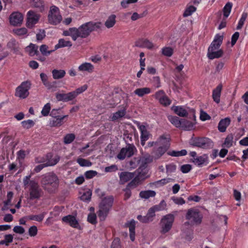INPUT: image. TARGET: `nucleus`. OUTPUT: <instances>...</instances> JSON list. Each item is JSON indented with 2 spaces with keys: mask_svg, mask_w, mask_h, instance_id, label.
I'll return each mask as SVG.
<instances>
[{
  "mask_svg": "<svg viewBox=\"0 0 248 248\" xmlns=\"http://www.w3.org/2000/svg\"><path fill=\"white\" fill-rule=\"evenodd\" d=\"M186 217L193 225L200 224L202 220V216L200 214L199 210L195 208L188 209Z\"/></svg>",
  "mask_w": 248,
  "mask_h": 248,
  "instance_id": "8",
  "label": "nucleus"
},
{
  "mask_svg": "<svg viewBox=\"0 0 248 248\" xmlns=\"http://www.w3.org/2000/svg\"><path fill=\"white\" fill-rule=\"evenodd\" d=\"M168 154L172 156H181L186 155L187 154V151L184 149L180 151H172L169 152Z\"/></svg>",
  "mask_w": 248,
  "mask_h": 248,
  "instance_id": "43",
  "label": "nucleus"
},
{
  "mask_svg": "<svg viewBox=\"0 0 248 248\" xmlns=\"http://www.w3.org/2000/svg\"><path fill=\"white\" fill-rule=\"evenodd\" d=\"M160 210V205H155L150 208L146 215V217L149 220V222L152 221L153 217L155 216V211H159Z\"/></svg>",
  "mask_w": 248,
  "mask_h": 248,
  "instance_id": "28",
  "label": "nucleus"
},
{
  "mask_svg": "<svg viewBox=\"0 0 248 248\" xmlns=\"http://www.w3.org/2000/svg\"><path fill=\"white\" fill-rule=\"evenodd\" d=\"M97 172L96 171L91 170L87 171L85 173V176L87 179H91L96 175Z\"/></svg>",
  "mask_w": 248,
  "mask_h": 248,
  "instance_id": "59",
  "label": "nucleus"
},
{
  "mask_svg": "<svg viewBox=\"0 0 248 248\" xmlns=\"http://www.w3.org/2000/svg\"><path fill=\"white\" fill-rule=\"evenodd\" d=\"M47 17L48 23L53 25L59 24L62 20L59 9L54 5L50 7Z\"/></svg>",
  "mask_w": 248,
  "mask_h": 248,
  "instance_id": "7",
  "label": "nucleus"
},
{
  "mask_svg": "<svg viewBox=\"0 0 248 248\" xmlns=\"http://www.w3.org/2000/svg\"><path fill=\"white\" fill-rule=\"evenodd\" d=\"M153 156L150 155L149 154H145L142 157H141L140 162V166L138 169L139 175L133 179L128 185L129 186H136L140 183V179H144V176L141 174L140 171L142 168L145 169L146 167V165L151 163L153 161Z\"/></svg>",
  "mask_w": 248,
  "mask_h": 248,
  "instance_id": "4",
  "label": "nucleus"
},
{
  "mask_svg": "<svg viewBox=\"0 0 248 248\" xmlns=\"http://www.w3.org/2000/svg\"><path fill=\"white\" fill-rule=\"evenodd\" d=\"M51 109L50 104V103H48L46 104L44 107H43L42 111L41 113L44 116H46L49 114L50 110Z\"/></svg>",
  "mask_w": 248,
  "mask_h": 248,
  "instance_id": "54",
  "label": "nucleus"
},
{
  "mask_svg": "<svg viewBox=\"0 0 248 248\" xmlns=\"http://www.w3.org/2000/svg\"><path fill=\"white\" fill-rule=\"evenodd\" d=\"M88 221L93 224H94L96 223V216L95 214H90L88 217Z\"/></svg>",
  "mask_w": 248,
  "mask_h": 248,
  "instance_id": "60",
  "label": "nucleus"
},
{
  "mask_svg": "<svg viewBox=\"0 0 248 248\" xmlns=\"http://www.w3.org/2000/svg\"><path fill=\"white\" fill-rule=\"evenodd\" d=\"M77 162L82 167H89L91 166L92 164V162L90 161L81 158H78L77 159Z\"/></svg>",
  "mask_w": 248,
  "mask_h": 248,
  "instance_id": "50",
  "label": "nucleus"
},
{
  "mask_svg": "<svg viewBox=\"0 0 248 248\" xmlns=\"http://www.w3.org/2000/svg\"><path fill=\"white\" fill-rule=\"evenodd\" d=\"M37 228L35 226L31 227L29 229V233L31 236H34L37 234Z\"/></svg>",
  "mask_w": 248,
  "mask_h": 248,
  "instance_id": "61",
  "label": "nucleus"
},
{
  "mask_svg": "<svg viewBox=\"0 0 248 248\" xmlns=\"http://www.w3.org/2000/svg\"><path fill=\"white\" fill-rule=\"evenodd\" d=\"M72 46V43L69 41H65L63 39H61L59 40V43L55 46V49H57L61 47L65 46Z\"/></svg>",
  "mask_w": 248,
  "mask_h": 248,
  "instance_id": "37",
  "label": "nucleus"
},
{
  "mask_svg": "<svg viewBox=\"0 0 248 248\" xmlns=\"http://www.w3.org/2000/svg\"><path fill=\"white\" fill-rule=\"evenodd\" d=\"M87 88V85L85 84L79 88H77L75 91H73L72 93L74 98H75L78 94L86 91Z\"/></svg>",
  "mask_w": 248,
  "mask_h": 248,
  "instance_id": "48",
  "label": "nucleus"
},
{
  "mask_svg": "<svg viewBox=\"0 0 248 248\" xmlns=\"http://www.w3.org/2000/svg\"><path fill=\"white\" fill-rule=\"evenodd\" d=\"M70 36L73 40L76 41L78 37H80L79 35V31L78 28H70Z\"/></svg>",
  "mask_w": 248,
  "mask_h": 248,
  "instance_id": "44",
  "label": "nucleus"
},
{
  "mask_svg": "<svg viewBox=\"0 0 248 248\" xmlns=\"http://www.w3.org/2000/svg\"><path fill=\"white\" fill-rule=\"evenodd\" d=\"M223 38V34H217L216 35L208 49L207 56L209 59L219 58L223 56V51L222 49H218L222 43Z\"/></svg>",
  "mask_w": 248,
  "mask_h": 248,
  "instance_id": "1",
  "label": "nucleus"
},
{
  "mask_svg": "<svg viewBox=\"0 0 248 248\" xmlns=\"http://www.w3.org/2000/svg\"><path fill=\"white\" fill-rule=\"evenodd\" d=\"M53 78L55 79H59L63 78L66 72L64 70L54 69L52 71Z\"/></svg>",
  "mask_w": 248,
  "mask_h": 248,
  "instance_id": "31",
  "label": "nucleus"
},
{
  "mask_svg": "<svg viewBox=\"0 0 248 248\" xmlns=\"http://www.w3.org/2000/svg\"><path fill=\"white\" fill-rule=\"evenodd\" d=\"M174 180L170 178H164L160 180L155 181L151 184L156 186H163L170 182L173 181Z\"/></svg>",
  "mask_w": 248,
  "mask_h": 248,
  "instance_id": "38",
  "label": "nucleus"
},
{
  "mask_svg": "<svg viewBox=\"0 0 248 248\" xmlns=\"http://www.w3.org/2000/svg\"><path fill=\"white\" fill-rule=\"evenodd\" d=\"M136 150V148L132 144H128L125 148H123L118 154L117 157L120 160L124 159L126 157L132 156Z\"/></svg>",
  "mask_w": 248,
  "mask_h": 248,
  "instance_id": "12",
  "label": "nucleus"
},
{
  "mask_svg": "<svg viewBox=\"0 0 248 248\" xmlns=\"http://www.w3.org/2000/svg\"><path fill=\"white\" fill-rule=\"evenodd\" d=\"M247 16H248V15L246 13H244L242 14V16L239 21L238 24L237 26V30H240L242 28V27L244 25V22L247 18Z\"/></svg>",
  "mask_w": 248,
  "mask_h": 248,
  "instance_id": "55",
  "label": "nucleus"
},
{
  "mask_svg": "<svg viewBox=\"0 0 248 248\" xmlns=\"http://www.w3.org/2000/svg\"><path fill=\"white\" fill-rule=\"evenodd\" d=\"M41 183L45 190L49 193H53L58 188L59 181L55 174L49 173L43 176Z\"/></svg>",
  "mask_w": 248,
  "mask_h": 248,
  "instance_id": "3",
  "label": "nucleus"
},
{
  "mask_svg": "<svg viewBox=\"0 0 248 248\" xmlns=\"http://www.w3.org/2000/svg\"><path fill=\"white\" fill-rule=\"evenodd\" d=\"M31 4L32 6L37 8L40 11L44 10V1L42 0H31Z\"/></svg>",
  "mask_w": 248,
  "mask_h": 248,
  "instance_id": "42",
  "label": "nucleus"
},
{
  "mask_svg": "<svg viewBox=\"0 0 248 248\" xmlns=\"http://www.w3.org/2000/svg\"><path fill=\"white\" fill-rule=\"evenodd\" d=\"M139 128L141 132V144L142 146H144L145 141L149 139L150 134L144 125H140Z\"/></svg>",
  "mask_w": 248,
  "mask_h": 248,
  "instance_id": "18",
  "label": "nucleus"
},
{
  "mask_svg": "<svg viewBox=\"0 0 248 248\" xmlns=\"http://www.w3.org/2000/svg\"><path fill=\"white\" fill-rule=\"evenodd\" d=\"M166 172L168 175H170L176 170V166L173 163L168 164L166 166Z\"/></svg>",
  "mask_w": 248,
  "mask_h": 248,
  "instance_id": "53",
  "label": "nucleus"
},
{
  "mask_svg": "<svg viewBox=\"0 0 248 248\" xmlns=\"http://www.w3.org/2000/svg\"><path fill=\"white\" fill-rule=\"evenodd\" d=\"M38 47L37 45L31 43L26 47V50L29 52L30 56H33L35 55H38Z\"/></svg>",
  "mask_w": 248,
  "mask_h": 248,
  "instance_id": "34",
  "label": "nucleus"
},
{
  "mask_svg": "<svg viewBox=\"0 0 248 248\" xmlns=\"http://www.w3.org/2000/svg\"><path fill=\"white\" fill-rule=\"evenodd\" d=\"M120 184H124L126 182L129 181L131 179L136 177L135 174L132 172L124 171L122 172L120 174Z\"/></svg>",
  "mask_w": 248,
  "mask_h": 248,
  "instance_id": "17",
  "label": "nucleus"
},
{
  "mask_svg": "<svg viewBox=\"0 0 248 248\" xmlns=\"http://www.w3.org/2000/svg\"><path fill=\"white\" fill-rule=\"evenodd\" d=\"M23 16L18 12L12 13L9 16V21L11 25L14 26H20L23 22Z\"/></svg>",
  "mask_w": 248,
  "mask_h": 248,
  "instance_id": "13",
  "label": "nucleus"
},
{
  "mask_svg": "<svg viewBox=\"0 0 248 248\" xmlns=\"http://www.w3.org/2000/svg\"><path fill=\"white\" fill-rule=\"evenodd\" d=\"M92 192L90 191H88L85 193H84L81 196V199L82 201H88L90 200L91 198Z\"/></svg>",
  "mask_w": 248,
  "mask_h": 248,
  "instance_id": "62",
  "label": "nucleus"
},
{
  "mask_svg": "<svg viewBox=\"0 0 248 248\" xmlns=\"http://www.w3.org/2000/svg\"><path fill=\"white\" fill-rule=\"evenodd\" d=\"M182 123L181 127L186 130H190L193 128L194 124L191 122L186 119H182Z\"/></svg>",
  "mask_w": 248,
  "mask_h": 248,
  "instance_id": "39",
  "label": "nucleus"
},
{
  "mask_svg": "<svg viewBox=\"0 0 248 248\" xmlns=\"http://www.w3.org/2000/svg\"><path fill=\"white\" fill-rule=\"evenodd\" d=\"M233 136L230 134L228 135L225 140V141L222 144V146L226 148H229L232 145Z\"/></svg>",
  "mask_w": 248,
  "mask_h": 248,
  "instance_id": "41",
  "label": "nucleus"
},
{
  "mask_svg": "<svg viewBox=\"0 0 248 248\" xmlns=\"http://www.w3.org/2000/svg\"><path fill=\"white\" fill-rule=\"evenodd\" d=\"M40 78L44 85L47 88V89L50 90L54 87L53 84L47 80L48 77L46 74L43 73H41Z\"/></svg>",
  "mask_w": 248,
  "mask_h": 248,
  "instance_id": "29",
  "label": "nucleus"
},
{
  "mask_svg": "<svg viewBox=\"0 0 248 248\" xmlns=\"http://www.w3.org/2000/svg\"><path fill=\"white\" fill-rule=\"evenodd\" d=\"M162 53L165 56L170 57L173 53V49L170 47H165L162 49Z\"/></svg>",
  "mask_w": 248,
  "mask_h": 248,
  "instance_id": "49",
  "label": "nucleus"
},
{
  "mask_svg": "<svg viewBox=\"0 0 248 248\" xmlns=\"http://www.w3.org/2000/svg\"><path fill=\"white\" fill-rule=\"evenodd\" d=\"M168 119L170 122L176 127H181L183 119H179L176 116H169L168 117Z\"/></svg>",
  "mask_w": 248,
  "mask_h": 248,
  "instance_id": "32",
  "label": "nucleus"
},
{
  "mask_svg": "<svg viewBox=\"0 0 248 248\" xmlns=\"http://www.w3.org/2000/svg\"><path fill=\"white\" fill-rule=\"evenodd\" d=\"M31 175L26 176L23 179V184L25 188H28L29 199H38L41 196L42 190L38 183L34 180H31Z\"/></svg>",
  "mask_w": 248,
  "mask_h": 248,
  "instance_id": "2",
  "label": "nucleus"
},
{
  "mask_svg": "<svg viewBox=\"0 0 248 248\" xmlns=\"http://www.w3.org/2000/svg\"><path fill=\"white\" fill-rule=\"evenodd\" d=\"M155 192L153 190L141 191L140 193V196L141 198L147 199L155 196Z\"/></svg>",
  "mask_w": 248,
  "mask_h": 248,
  "instance_id": "36",
  "label": "nucleus"
},
{
  "mask_svg": "<svg viewBox=\"0 0 248 248\" xmlns=\"http://www.w3.org/2000/svg\"><path fill=\"white\" fill-rule=\"evenodd\" d=\"M31 83L29 81H26L18 86L15 92V95L20 98L25 99L29 95V90L31 88Z\"/></svg>",
  "mask_w": 248,
  "mask_h": 248,
  "instance_id": "9",
  "label": "nucleus"
},
{
  "mask_svg": "<svg viewBox=\"0 0 248 248\" xmlns=\"http://www.w3.org/2000/svg\"><path fill=\"white\" fill-rule=\"evenodd\" d=\"M56 98L58 101L68 102L75 99L72 92L64 93H57Z\"/></svg>",
  "mask_w": 248,
  "mask_h": 248,
  "instance_id": "16",
  "label": "nucleus"
},
{
  "mask_svg": "<svg viewBox=\"0 0 248 248\" xmlns=\"http://www.w3.org/2000/svg\"><path fill=\"white\" fill-rule=\"evenodd\" d=\"M231 120L229 118H226L220 120L218 124V129L221 132L226 131L227 127L230 124Z\"/></svg>",
  "mask_w": 248,
  "mask_h": 248,
  "instance_id": "21",
  "label": "nucleus"
},
{
  "mask_svg": "<svg viewBox=\"0 0 248 248\" xmlns=\"http://www.w3.org/2000/svg\"><path fill=\"white\" fill-rule=\"evenodd\" d=\"M62 220L64 222L69 224L73 228L79 230H81V227L75 216L72 215L65 216L62 217Z\"/></svg>",
  "mask_w": 248,
  "mask_h": 248,
  "instance_id": "15",
  "label": "nucleus"
},
{
  "mask_svg": "<svg viewBox=\"0 0 248 248\" xmlns=\"http://www.w3.org/2000/svg\"><path fill=\"white\" fill-rule=\"evenodd\" d=\"M172 109L176 114L180 117H186L188 114L187 111L181 107H173Z\"/></svg>",
  "mask_w": 248,
  "mask_h": 248,
  "instance_id": "33",
  "label": "nucleus"
},
{
  "mask_svg": "<svg viewBox=\"0 0 248 248\" xmlns=\"http://www.w3.org/2000/svg\"><path fill=\"white\" fill-rule=\"evenodd\" d=\"M192 169V166L190 164H185L181 166L180 170L184 173H187Z\"/></svg>",
  "mask_w": 248,
  "mask_h": 248,
  "instance_id": "57",
  "label": "nucleus"
},
{
  "mask_svg": "<svg viewBox=\"0 0 248 248\" xmlns=\"http://www.w3.org/2000/svg\"><path fill=\"white\" fill-rule=\"evenodd\" d=\"M100 22H89L86 23L79 28V34L78 36L81 38H86L88 36L90 33L100 28Z\"/></svg>",
  "mask_w": 248,
  "mask_h": 248,
  "instance_id": "6",
  "label": "nucleus"
},
{
  "mask_svg": "<svg viewBox=\"0 0 248 248\" xmlns=\"http://www.w3.org/2000/svg\"><path fill=\"white\" fill-rule=\"evenodd\" d=\"M208 156L206 154L196 157L192 159V162L196 165L201 166L208 161Z\"/></svg>",
  "mask_w": 248,
  "mask_h": 248,
  "instance_id": "24",
  "label": "nucleus"
},
{
  "mask_svg": "<svg viewBox=\"0 0 248 248\" xmlns=\"http://www.w3.org/2000/svg\"><path fill=\"white\" fill-rule=\"evenodd\" d=\"M93 69V66L91 63L88 62H84L78 67V69L79 71L88 72L89 73L92 72Z\"/></svg>",
  "mask_w": 248,
  "mask_h": 248,
  "instance_id": "25",
  "label": "nucleus"
},
{
  "mask_svg": "<svg viewBox=\"0 0 248 248\" xmlns=\"http://www.w3.org/2000/svg\"><path fill=\"white\" fill-rule=\"evenodd\" d=\"M111 248H120V239L115 238L112 243Z\"/></svg>",
  "mask_w": 248,
  "mask_h": 248,
  "instance_id": "64",
  "label": "nucleus"
},
{
  "mask_svg": "<svg viewBox=\"0 0 248 248\" xmlns=\"http://www.w3.org/2000/svg\"><path fill=\"white\" fill-rule=\"evenodd\" d=\"M151 92V90L150 88L144 87L137 88L134 91V93L139 97H142L146 94H149Z\"/></svg>",
  "mask_w": 248,
  "mask_h": 248,
  "instance_id": "22",
  "label": "nucleus"
},
{
  "mask_svg": "<svg viewBox=\"0 0 248 248\" xmlns=\"http://www.w3.org/2000/svg\"><path fill=\"white\" fill-rule=\"evenodd\" d=\"M13 33L18 36H22L27 34L28 31L25 28L16 29L13 30Z\"/></svg>",
  "mask_w": 248,
  "mask_h": 248,
  "instance_id": "51",
  "label": "nucleus"
},
{
  "mask_svg": "<svg viewBox=\"0 0 248 248\" xmlns=\"http://www.w3.org/2000/svg\"><path fill=\"white\" fill-rule=\"evenodd\" d=\"M190 144L203 149H207L213 145L212 140L207 138H196L191 140Z\"/></svg>",
  "mask_w": 248,
  "mask_h": 248,
  "instance_id": "10",
  "label": "nucleus"
},
{
  "mask_svg": "<svg viewBox=\"0 0 248 248\" xmlns=\"http://www.w3.org/2000/svg\"><path fill=\"white\" fill-rule=\"evenodd\" d=\"M135 221L133 219L130 222L125 224V226L129 228L130 232V238L131 241H134L135 240Z\"/></svg>",
  "mask_w": 248,
  "mask_h": 248,
  "instance_id": "23",
  "label": "nucleus"
},
{
  "mask_svg": "<svg viewBox=\"0 0 248 248\" xmlns=\"http://www.w3.org/2000/svg\"><path fill=\"white\" fill-rule=\"evenodd\" d=\"M125 114L126 109L125 108H123L113 113L112 116L110 117V120L112 121L119 120L121 118L124 117Z\"/></svg>",
  "mask_w": 248,
  "mask_h": 248,
  "instance_id": "19",
  "label": "nucleus"
},
{
  "mask_svg": "<svg viewBox=\"0 0 248 248\" xmlns=\"http://www.w3.org/2000/svg\"><path fill=\"white\" fill-rule=\"evenodd\" d=\"M68 115H64L62 116L53 118V119L50 121V125L51 126H60L63 124V120L67 117Z\"/></svg>",
  "mask_w": 248,
  "mask_h": 248,
  "instance_id": "26",
  "label": "nucleus"
},
{
  "mask_svg": "<svg viewBox=\"0 0 248 248\" xmlns=\"http://www.w3.org/2000/svg\"><path fill=\"white\" fill-rule=\"evenodd\" d=\"M45 214V213H43L38 215H31L29 216V218L30 220L41 222L44 218Z\"/></svg>",
  "mask_w": 248,
  "mask_h": 248,
  "instance_id": "52",
  "label": "nucleus"
},
{
  "mask_svg": "<svg viewBox=\"0 0 248 248\" xmlns=\"http://www.w3.org/2000/svg\"><path fill=\"white\" fill-rule=\"evenodd\" d=\"M196 9H197V8L195 6H192V5H188L186 7V8L183 14V16L184 17H186L188 16H190L194 12H195L196 11Z\"/></svg>",
  "mask_w": 248,
  "mask_h": 248,
  "instance_id": "40",
  "label": "nucleus"
},
{
  "mask_svg": "<svg viewBox=\"0 0 248 248\" xmlns=\"http://www.w3.org/2000/svg\"><path fill=\"white\" fill-rule=\"evenodd\" d=\"M39 18V15L36 14L32 11H29L26 23L27 27L30 28H32L38 22Z\"/></svg>",
  "mask_w": 248,
  "mask_h": 248,
  "instance_id": "14",
  "label": "nucleus"
},
{
  "mask_svg": "<svg viewBox=\"0 0 248 248\" xmlns=\"http://www.w3.org/2000/svg\"><path fill=\"white\" fill-rule=\"evenodd\" d=\"M116 15L112 14L109 16L105 23V25L107 28L113 27L116 23Z\"/></svg>",
  "mask_w": 248,
  "mask_h": 248,
  "instance_id": "30",
  "label": "nucleus"
},
{
  "mask_svg": "<svg viewBox=\"0 0 248 248\" xmlns=\"http://www.w3.org/2000/svg\"><path fill=\"white\" fill-rule=\"evenodd\" d=\"M159 103L164 106H169L170 104V100L169 98L165 95L160 100Z\"/></svg>",
  "mask_w": 248,
  "mask_h": 248,
  "instance_id": "58",
  "label": "nucleus"
},
{
  "mask_svg": "<svg viewBox=\"0 0 248 248\" xmlns=\"http://www.w3.org/2000/svg\"><path fill=\"white\" fill-rule=\"evenodd\" d=\"M174 221V216L172 215L169 214L161 219V224L162 230L161 232L165 233L168 232L171 228Z\"/></svg>",
  "mask_w": 248,
  "mask_h": 248,
  "instance_id": "11",
  "label": "nucleus"
},
{
  "mask_svg": "<svg viewBox=\"0 0 248 248\" xmlns=\"http://www.w3.org/2000/svg\"><path fill=\"white\" fill-rule=\"evenodd\" d=\"M34 124V123L32 120H28L24 121L22 122V125L24 128L29 129Z\"/></svg>",
  "mask_w": 248,
  "mask_h": 248,
  "instance_id": "56",
  "label": "nucleus"
},
{
  "mask_svg": "<svg viewBox=\"0 0 248 248\" xmlns=\"http://www.w3.org/2000/svg\"><path fill=\"white\" fill-rule=\"evenodd\" d=\"M167 146H160L157 149L154 150L153 153L154 154V157L155 159L160 157L168 150Z\"/></svg>",
  "mask_w": 248,
  "mask_h": 248,
  "instance_id": "27",
  "label": "nucleus"
},
{
  "mask_svg": "<svg viewBox=\"0 0 248 248\" xmlns=\"http://www.w3.org/2000/svg\"><path fill=\"white\" fill-rule=\"evenodd\" d=\"M113 198L108 196L104 198L99 204L98 216L101 220H104L107 216L108 211L112 205Z\"/></svg>",
  "mask_w": 248,
  "mask_h": 248,
  "instance_id": "5",
  "label": "nucleus"
},
{
  "mask_svg": "<svg viewBox=\"0 0 248 248\" xmlns=\"http://www.w3.org/2000/svg\"><path fill=\"white\" fill-rule=\"evenodd\" d=\"M169 139L167 136L163 135L159 137L157 142L160 145H162V146H167V148H168L170 145Z\"/></svg>",
  "mask_w": 248,
  "mask_h": 248,
  "instance_id": "35",
  "label": "nucleus"
},
{
  "mask_svg": "<svg viewBox=\"0 0 248 248\" xmlns=\"http://www.w3.org/2000/svg\"><path fill=\"white\" fill-rule=\"evenodd\" d=\"M74 134L71 133L66 134L63 138V142L64 144H68L72 142L75 139Z\"/></svg>",
  "mask_w": 248,
  "mask_h": 248,
  "instance_id": "45",
  "label": "nucleus"
},
{
  "mask_svg": "<svg viewBox=\"0 0 248 248\" xmlns=\"http://www.w3.org/2000/svg\"><path fill=\"white\" fill-rule=\"evenodd\" d=\"M222 86L221 84L218 85L213 91L212 97L214 101L217 103L220 102V97Z\"/></svg>",
  "mask_w": 248,
  "mask_h": 248,
  "instance_id": "20",
  "label": "nucleus"
},
{
  "mask_svg": "<svg viewBox=\"0 0 248 248\" xmlns=\"http://www.w3.org/2000/svg\"><path fill=\"white\" fill-rule=\"evenodd\" d=\"M232 7V4L230 2H228L223 9V16L225 18H227L229 16Z\"/></svg>",
  "mask_w": 248,
  "mask_h": 248,
  "instance_id": "46",
  "label": "nucleus"
},
{
  "mask_svg": "<svg viewBox=\"0 0 248 248\" xmlns=\"http://www.w3.org/2000/svg\"><path fill=\"white\" fill-rule=\"evenodd\" d=\"M48 47L46 45H42L40 47V51L44 56H48L54 50H47Z\"/></svg>",
  "mask_w": 248,
  "mask_h": 248,
  "instance_id": "47",
  "label": "nucleus"
},
{
  "mask_svg": "<svg viewBox=\"0 0 248 248\" xmlns=\"http://www.w3.org/2000/svg\"><path fill=\"white\" fill-rule=\"evenodd\" d=\"M165 93L163 90L157 92L154 95V97L159 101L165 95Z\"/></svg>",
  "mask_w": 248,
  "mask_h": 248,
  "instance_id": "63",
  "label": "nucleus"
}]
</instances>
